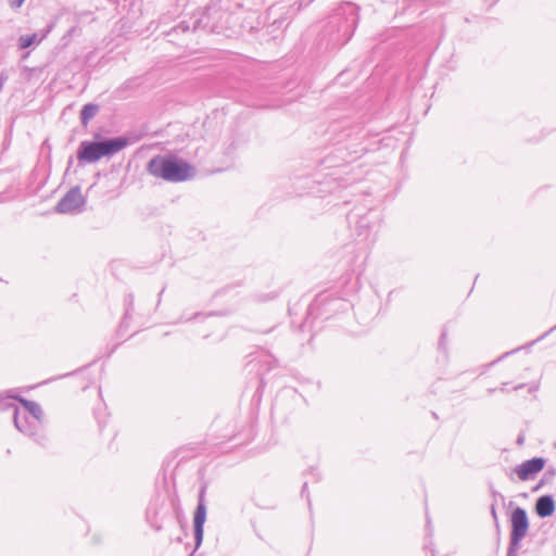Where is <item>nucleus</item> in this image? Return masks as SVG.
<instances>
[{"mask_svg": "<svg viewBox=\"0 0 556 556\" xmlns=\"http://www.w3.org/2000/svg\"><path fill=\"white\" fill-rule=\"evenodd\" d=\"M370 130L351 118H343L330 124V141L338 146L337 151L345 162H352L369 150L365 139Z\"/></svg>", "mask_w": 556, "mask_h": 556, "instance_id": "1", "label": "nucleus"}, {"mask_svg": "<svg viewBox=\"0 0 556 556\" xmlns=\"http://www.w3.org/2000/svg\"><path fill=\"white\" fill-rule=\"evenodd\" d=\"M358 23L357 7L345 2L338 7L329 16L325 34L333 47H341L352 38Z\"/></svg>", "mask_w": 556, "mask_h": 556, "instance_id": "2", "label": "nucleus"}, {"mask_svg": "<svg viewBox=\"0 0 556 556\" xmlns=\"http://www.w3.org/2000/svg\"><path fill=\"white\" fill-rule=\"evenodd\" d=\"M147 170L156 178L174 182L186 181L194 174V168L189 163L170 154L152 157Z\"/></svg>", "mask_w": 556, "mask_h": 556, "instance_id": "3", "label": "nucleus"}, {"mask_svg": "<svg viewBox=\"0 0 556 556\" xmlns=\"http://www.w3.org/2000/svg\"><path fill=\"white\" fill-rule=\"evenodd\" d=\"M129 144L126 136L103 138L101 140H84L77 149L79 163H96L104 156H112Z\"/></svg>", "mask_w": 556, "mask_h": 556, "instance_id": "4", "label": "nucleus"}, {"mask_svg": "<svg viewBox=\"0 0 556 556\" xmlns=\"http://www.w3.org/2000/svg\"><path fill=\"white\" fill-rule=\"evenodd\" d=\"M348 222L358 242L372 243L375 241L380 214L372 208L371 204L354 207L348 214Z\"/></svg>", "mask_w": 556, "mask_h": 556, "instance_id": "5", "label": "nucleus"}, {"mask_svg": "<svg viewBox=\"0 0 556 556\" xmlns=\"http://www.w3.org/2000/svg\"><path fill=\"white\" fill-rule=\"evenodd\" d=\"M351 307L350 302L342 298L333 296V293L320 292L311 303L307 318H329L332 314L346 312Z\"/></svg>", "mask_w": 556, "mask_h": 556, "instance_id": "6", "label": "nucleus"}, {"mask_svg": "<svg viewBox=\"0 0 556 556\" xmlns=\"http://www.w3.org/2000/svg\"><path fill=\"white\" fill-rule=\"evenodd\" d=\"M510 534L506 556H518L521 541L526 538L530 522L527 510L522 507H515L509 517Z\"/></svg>", "mask_w": 556, "mask_h": 556, "instance_id": "7", "label": "nucleus"}, {"mask_svg": "<svg viewBox=\"0 0 556 556\" xmlns=\"http://www.w3.org/2000/svg\"><path fill=\"white\" fill-rule=\"evenodd\" d=\"M13 421L20 432L33 438L37 443L43 445L47 441L46 435L40 432V425L42 422L35 421L34 419L30 420L28 416L24 413L22 414L16 406H14Z\"/></svg>", "mask_w": 556, "mask_h": 556, "instance_id": "8", "label": "nucleus"}, {"mask_svg": "<svg viewBox=\"0 0 556 556\" xmlns=\"http://www.w3.org/2000/svg\"><path fill=\"white\" fill-rule=\"evenodd\" d=\"M86 199L83 197L80 187L71 188L56 203L55 212L61 214H73L81 211Z\"/></svg>", "mask_w": 556, "mask_h": 556, "instance_id": "9", "label": "nucleus"}, {"mask_svg": "<svg viewBox=\"0 0 556 556\" xmlns=\"http://www.w3.org/2000/svg\"><path fill=\"white\" fill-rule=\"evenodd\" d=\"M206 520V505H205V488H202L199 493L198 505L193 515V534L195 547H199L203 541L204 523Z\"/></svg>", "mask_w": 556, "mask_h": 556, "instance_id": "10", "label": "nucleus"}, {"mask_svg": "<svg viewBox=\"0 0 556 556\" xmlns=\"http://www.w3.org/2000/svg\"><path fill=\"white\" fill-rule=\"evenodd\" d=\"M7 399H14L18 401L25 410L24 414H29L35 421L42 422L43 410L37 402L16 395L11 390L4 399L0 397V409H7L8 407L13 406V404H10L5 401Z\"/></svg>", "mask_w": 556, "mask_h": 556, "instance_id": "11", "label": "nucleus"}, {"mask_svg": "<svg viewBox=\"0 0 556 556\" xmlns=\"http://www.w3.org/2000/svg\"><path fill=\"white\" fill-rule=\"evenodd\" d=\"M545 463L546 460L543 457H533L516 466L514 471L520 480L527 481L543 470Z\"/></svg>", "mask_w": 556, "mask_h": 556, "instance_id": "12", "label": "nucleus"}, {"mask_svg": "<svg viewBox=\"0 0 556 556\" xmlns=\"http://www.w3.org/2000/svg\"><path fill=\"white\" fill-rule=\"evenodd\" d=\"M555 509V501L549 494L540 496L535 502L534 510L540 518H547L553 516Z\"/></svg>", "mask_w": 556, "mask_h": 556, "instance_id": "13", "label": "nucleus"}, {"mask_svg": "<svg viewBox=\"0 0 556 556\" xmlns=\"http://www.w3.org/2000/svg\"><path fill=\"white\" fill-rule=\"evenodd\" d=\"M250 364L254 367L260 365L261 371L258 372L261 377V384L263 383V376L265 372L271 370L277 366V361L271 355H261L260 358H253L250 361Z\"/></svg>", "mask_w": 556, "mask_h": 556, "instance_id": "14", "label": "nucleus"}, {"mask_svg": "<svg viewBox=\"0 0 556 556\" xmlns=\"http://www.w3.org/2000/svg\"><path fill=\"white\" fill-rule=\"evenodd\" d=\"M99 111V106L94 103H87L80 111V122L83 125H87L91 118L96 116Z\"/></svg>", "mask_w": 556, "mask_h": 556, "instance_id": "15", "label": "nucleus"}, {"mask_svg": "<svg viewBox=\"0 0 556 556\" xmlns=\"http://www.w3.org/2000/svg\"><path fill=\"white\" fill-rule=\"evenodd\" d=\"M41 41V38H38L37 34H30V35H22L18 38V48L20 49H27L31 47L35 43H39Z\"/></svg>", "mask_w": 556, "mask_h": 556, "instance_id": "16", "label": "nucleus"}, {"mask_svg": "<svg viewBox=\"0 0 556 556\" xmlns=\"http://www.w3.org/2000/svg\"><path fill=\"white\" fill-rule=\"evenodd\" d=\"M124 303H125V307H126L124 318H127L134 309V294L132 293L126 294L124 298Z\"/></svg>", "mask_w": 556, "mask_h": 556, "instance_id": "17", "label": "nucleus"}, {"mask_svg": "<svg viewBox=\"0 0 556 556\" xmlns=\"http://www.w3.org/2000/svg\"><path fill=\"white\" fill-rule=\"evenodd\" d=\"M446 337H447L446 331L443 330L440 336V340H439V344H438L439 351L442 352L445 357H447Z\"/></svg>", "mask_w": 556, "mask_h": 556, "instance_id": "18", "label": "nucleus"}, {"mask_svg": "<svg viewBox=\"0 0 556 556\" xmlns=\"http://www.w3.org/2000/svg\"><path fill=\"white\" fill-rule=\"evenodd\" d=\"M556 476V468L548 467L542 477V483H551Z\"/></svg>", "mask_w": 556, "mask_h": 556, "instance_id": "19", "label": "nucleus"}, {"mask_svg": "<svg viewBox=\"0 0 556 556\" xmlns=\"http://www.w3.org/2000/svg\"><path fill=\"white\" fill-rule=\"evenodd\" d=\"M525 387H528V391H529L530 393H532V392L538 391V389H539V383H538V382H531V383H529V384L520 383V384L515 386V387L513 388V390H514V391H518V390L523 389Z\"/></svg>", "mask_w": 556, "mask_h": 556, "instance_id": "20", "label": "nucleus"}, {"mask_svg": "<svg viewBox=\"0 0 556 556\" xmlns=\"http://www.w3.org/2000/svg\"><path fill=\"white\" fill-rule=\"evenodd\" d=\"M490 513H491V516H492V519L494 521L495 527L498 529L500 528V522H498V517H497V511H496V503L495 502L491 503V505H490Z\"/></svg>", "mask_w": 556, "mask_h": 556, "instance_id": "21", "label": "nucleus"}, {"mask_svg": "<svg viewBox=\"0 0 556 556\" xmlns=\"http://www.w3.org/2000/svg\"><path fill=\"white\" fill-rule=\"evenodd\" d=\"M190 29V26L187 24V22L182 21L177 26H175L169 34L176 33L178 30H181L182 33H186Z\"/></svg>", "mask_w": 556, "mask_h": 556, "instance_id": "22", "label": "nucleus"}, {"mask_svg": "<svg viewBox=\"0 0 556 556\" xmlns=\"http://www.w3.org/2000/svg\"><path fill=\"white\" fill-rule=\"evenodd\" d=\"M491 494H492V497H493V502H495L497 504V498H501L502 501L505 500V497L503 496V494H501L500 492H497L496 490H494L493 488L491 489Z\"/></svg>", "mask_w": 556, "mask_h": 556, "instance_id": "23", "label": "nucleus"}, {"mask_svg": "<svg viewBox=\"0 0 556 556\" xmlns=\"http://www.w3.org/2000/svg\"><path fill=\"white\" fill-rule=\"evenodd\" d=\"M11 8L18 9L25 0H8Z\"/></svg>", "mask_w": 556, "mask_h": 556, "instance_id": "24", "label": "nucleus"}, {"mask_svg": "<svg viewBox=\"0 0 556 556\" xmlns=\"http://www.w3.org/2000/svg\"><path fill=\"white\" fill-rule=\"evenodd\" d=\"M556 327H553L551 328L547 332H545L544 334H542L541 337H539L536 340L532 341L529 345H533L535 342L544 339L549 332H552Z\"/></svg>", "mask_w": 556, "mask_h": 556, "instance_id": "25", "label": "nucleus"}, {"mask_svg": "<svg viewBox=\"0 0 556 556\" xmlns=\"http://www.w3.org/2000/svg\"><path fill=\"white\" fill-rule=\"evenodd\" d=\"M507 384H508L507 382H504V383L502 384V387L500 388V391H502V392H507V389H506Z\"/></svg>", "mask_w": 556, "mask_h": 556, "instance_id": "26", "label": "nucleus"}, {"mask_svg": "<svg viewBox=\"0 0 556 556\" xmlns=\"http://www.w3.org/2000/svg\"><path fill=\"white\" fill-rule=\"evenodd\" d=\"M306 490H307V482H305V483L303 484V486H302V491H301V495H302V496L304 495V493L306 492Z\"/></svg>", "mask_w": 556, "mask_h": 556, "instance_id": "27", "label": "nucleus"}, {"mask_svg": "<svg viewBox=\"0 0 556 556\" xmlns=\"http://www.w3.org/2000/svg\"><path fill=\"white\" fill-rule=\"evenodd\" d=\"M164 291H165V288H163V289L160 291V293H159L157 304H160V303H161L162 294L164 293Z\"/></svg>", "mask_w": 556, "mask_h": 556, "instance_id": "28", "label": "nucleus"}, {"mask_svg": "<svg viewBox=\"0 0 556 556\" xmlns=\"http://www.w3.org/2000/svg\"><path fill=\"white\" fill-rule=\"evenodd\" d=\"M495 391H496V389H494V388H489V389L486 390V392H488V394H489V395H492Z\"/></svg>", "mask_w": 556, "mask_h": 556, "instance_id": "29", "label": "nucleus"}, {"mask_svg": "<svg viewBox=\"0 0 556 556\" xmlns=\"http://www.w3.org/2000/svg\"><path fill=\"white\" fill-rule=\"evenodd\" d=\"M519 350H520V348H518V349H516V350H514L511 352H506L502 357H505V356H507V355H509L511 353H515L516 351H519Z\"/></svg>", "mask_w": 556, "mask_h": 556, "instance_id": "30", "label": "nucleus"}, {"mask_svg": "<svg viewBox=\"0 0 556 556\" xmlns=\"http://www.w3.org/2000/svg\"><path fill=\"white\" fill-rule=\"evenodd\" d=\"M545 483H542V480L539 482V484L533 489V491H536L539 490L542 485H544Z\"/></svg>", "mask_w": 556, "mask_h": 556, "instance_id": "31", "label": "nucleus"}, {"mask_svg": "<svg viewBox=\"0 0 556 556\" xmlns=\"http://www.w3.org/2000/svg\"><path fill=\"white\" fill-rule=\"evenodd\" d=\"M200 316H201V314H200V313H197V314H194V315L191 317V319H197V318H198V317H200ZM188 320H190V318H189Z\"/></svg>", "mask_w": 556, "mask_h": 556, "instance_id": "32", "label": "nucleus"}, {"mask_svg": "<svg viewBox=\"0 0 556 556\" xmlns=\"http://www.w3.org/2000/svg\"><path fill=\"white\" fill-rule=\"evenodd\" d=\"M519 444H521L523 442V439L522 438H518V441H517Z\"/></svg>", "mask_w": 556, "mask_h": 556, "instance_id": "33", "label": "nucleus"}, {"mask_svg": "<svg viewBox=\"0 0 556 556\" xmlns=\"http://www.w3.org/2000/svg\"><path fill=\"white\" fill-rule=\"evenodd\" d=\"M198 23H199V21L194 22L193 29H197V24Z\"/></svg>", "mask_w": 556, "mask_h": 556, "instance_id": "34", "label": "nucleus"}, {"mask_svg": "<svg viewBox=\"0 0 556 556\" xmlns=\"http://www.w3.org/2000/svg\"><path fill=\"white\" fill-rule=\"evenodd\" d=\"M431 552H432V556H435L434 551H433V549H431Z\"/></svg>", "mask_w": 556, "mask_h": 556, "instance_id": "35", "label": "nucleus"}]
</instances>
